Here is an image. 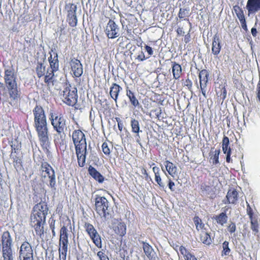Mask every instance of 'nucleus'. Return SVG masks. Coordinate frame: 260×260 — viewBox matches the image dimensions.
I'll list each match as a JSON object with an SVG mask.
<instances>
[{"mask_svg":"<svg viewBox=\"0 0 260 260\" xmlns=\"http://www.w3.org/2000/svg\"><path fill=\"white\" fill-rule=\"evenodd\" d=\"M48 208L46 203L41 202L33 208L30 216V223L34 228L36 234L40 237L44 235V224L46 222Z\"/></svg>","mask_w":260,"mask_h":260,"instance_id":"obj_1","label":"nucleus"},{"mask_svg":"<svg viewBox=\"0 0 260 260\" xmlns=\"http://www.w3.org/2000/svg\"><path fill=\"white\" fill-rule=\"evenodd\" d=\"M4 78L6 87L9 91V98L14 101L17 100L20 96V93L13 71L12 70H6Z\"/></svg>","mask_w":260,"mask_h":260,"instance_id":"obj_2","label":"nucleus"},{"mask_svg":"<svg viewBox=\"0 0 260 260\" xmlns=\"http://www.w3.org/2000/svg\"><path fill=\"white\" fill-rule=\"evenodd\" d=\"M109 202L104 197L96 195L95 198V210L97 214L105 221H107L111 217Z\"/></svg>","mask_w":260,"mask_h":260,"instance_id":"obj_3","label":"nucleus"},{"mask_svg":"<svg viewBox=\"0 0 260 260\" xmlns=\"http://www.w3.org/2000/svg\"><path fill=\"white\" fill-rule=\"evenodd\" d=\"M3 255L4 260H13L12 253V238L8 231L3 233L2 236Z\"/></svg>","mask_w":260,"mask_h":260,"instance_id":"obj_4","label":"nucleus"},{"mask_svg":"<svg viewBox=\"0 0 260 260\" xmlns=\"http://www.w3.org/2000/svg\"><path fill=\"white\" fill-rule=\"evenodd\" d=\"M49 119L54 129L61 137V134H64L66 129V120L63 116L61 114L51 113Z\"/></svg>","mask_w":260,"mask_h":260,"instance_id":"obj_5","label":"nucleus"},{"mask_svg":"<svg viewBox=\"0 0 260 260\" xmlns=\"http://www.w3.org/2000/svg\"><path fill=\"white\" fill-rule=\"evenodd\" d=\"M77 90L75 87H71V85H67L63 91V102L69 106L75 105L78 99Z\"/></svg>","mask_w":260,"mask_h":260,"instance_id":"obj_6","label":"nucleus"},{"mask_svg":"<svg viewBox=\"0 0 260 260\" xmlns=\"http://www.w3.org/2000/svg\"><path fill=\"white\" fill-rule=\"evenodd\" d=\"M43 176L48 177L49 179V186L50 187L52 190H55L56 189V183L55 179V174L54 169L48 164L46 163L42 165Z\"/></svg>","mask_w":260,"mask_h":260,"instance_id":"obj_7","label":"nucleus"},{"mask_svg":"<svg viewBox=\"0 0 260 260\" xmlns=\"http://www.w3.org/2000/svg\"><path fill=\"white\" fill-rule=\"evenodd\" d=\"M39 139L44 148H47L50 144L48 130L47 124L35 126Z\"/></svg>","mask_w":260,"mask_h":260,"instance_id":"obj_8","label":"nucleus"},{"mask_svg":"<svg viewBox=\"0 0 260 260\" xmlns=\"http://www.w3.org/2000/svg\"><path fill=\"white\" fill-rule=\"evenodd\" d=\"M32 112L34 115L35 126L47 124L46 117L42 107L36 106Z\"/></svg>","mask_w":260,"mask_h":260,"instance_id":"obj_9","label":"nucleus"},{"mask_svg":"<svg viewBox=\"0 0 260 260\" xmlns=\"http://www.w3.org/2000/svg\"><path fill=\"white\" fill-rule=\"evenodd\" d=\"M19 254L20 260H34L32 249L28 242H25L22 244Z\"/></svg>","mask_w":260,"mask_h":260,"instance_id":"obj_10","label":"nucleus"},{"mask_svg":"<svg viewBox=\"0 0 260 260\" xmlns=\"http://www.w3.org/2000/svg\"><path fill=\"white\" fill-rule=\"evenodd\" d=\"M105 32L109 39H114L119 36L120 28L113 20L110 19L106 26Z\"/></svg>","mask_w":260,"mask_h":260,"instance_id":"obj_11","label":"nucleus"},{"mask_svg":"<svg viewBox=\"0 0 260 260\" xmlns=\"http://www.w3.org/2000/svg\"><path fill=\"white\" fill-rule=\"evenodd\" d=\"M70 63L74 76L76 77H80L83 74V67L80 60L73 58L71 59Z\"/></svg>","mask_w":260,"mask_h":260,"instance_id":"obj_12","label":"nucleus"},{"mask_svg":"<svg viewBox=\"0 0 260 260\" xmlns=\"http://www.w3.org/2000/svg\"><path fill=\"white\" fill-rule=\"evenodd\" d=\"M12 153L11 154V158L13 160V165L17 171L22 170V160L19 157L16 155V148L14 145H11ZM18 149H17V150Z\"/></svg>","mask_w":260,"mask_h":260,"instance_id":"obj_13","label":"nucleus"},{"mask_svg":"<svg viewBox=\"0 0 260 260\" xmlns=\"http://www.w3.org/2000/svg\"><path fill=\"white\" fill-rule=\"evenodd\" d=\"M246 9L248 15L256 13L260 10V0H248Z\"/></svg>","mask_w":260,"mask_h":260,"instance_id":"obj_14","label":"nucleus"},{"mask_svg":"<svg viewBox=\"0 0 260 260\" xmlns=\"http://www.w3.org/2000/svg\"><path fill=\"white\" fill-rule=\"evenodd\" d=\"M72 138L74 144L81 143L82 141L83 143L86 142L85 135L79 129L73 132Z\"/></svg>","mask_w":260,"mask_h":260,"instance_id":"obj_15","label":"nucleus"},{"mask_svg":"<svg viewBox=\"0 0 260 260\" xmlns=\"http://www.w3.org/2000/svg\"><path fill=\"white\" fill-rule=\"evenodd\" d=\"M68 229L65 226H63L60 231V246H68Z\"/></svg>","mask_w":260,"mask_h":260,"instance_id":"obj_16","label":"nucleus"},{"mask_svg":"<svg viewBox=\"0 0 260 260\" xmlns=\"http://www.w3.org/2000/svg\"><path fill=\"white\" fill-rule=\"evenodd\" d=\"M88 173L96 181L99 183H103L104 180V176L99 172L94 167L90 166L88 169Z\"/></svg>","mask_w":260,"mask_h":260,"instance_id":"obj_17","label":"nucleus"},{"mask_svg":"<svg viewBox=\"0 0 260 260\" xmlns=\"http://www.w3.org/2000/svg\"><path fill=\"white\" fill-rule=\"evenodd\" d=\"M221 50L219 38L215 35L214 36L212 45V52L214 55H217L219 54Z\"/></svg>","mask_w":260,"mask_h":260,"instance_id":"obj_18","label":"nucleus"},{"mask_svg":"<svg viewBox=\"0 0 260 260\" xmlns=\"http://www.w3.org/2000/svg\"><path fill=\"white\" fill-rule=\"evenodd\" d=\"M201 189L204 194L213 198L215 196V193L213 191V187L212 186L203 184L201 186Z\"/></svg>","mask_w":260,"mask_h":260,"instance_id":"obj_19","label":"nucleus"},{"mask_svg":"<svg viewBox=\"0 0 260 260\" xmlns=\"http://www.w3.org/2000/svg\"><path fill=\"white\" fill-rule=\"evenodd\" d=\"M121 89L122 88L116 83H113L112 86L110 88V96L115 101L116 103H117L119 92Z\"/></svg>","mask_w":260,"mask_h":260,"instance_id":"obj_20","label":"nucleus"},{"mask_svg":"<svg viewBox=\"0 0 260 260\" xmlns=\"http://www.w3.org/2000/svg\"><path fill=\"white\" fill-rule=\"evenodd\" d=\"M238 192L236 190H229L226 194V202L225 204H235L238 198Z\"/></svg>","mask_w":260,"mask_h":260,"instance_id":"obj_21","label":"nucleus"},{"mask_svg":"<svg viewBox=\"0 0 260 260\" xmlns=\"http://www.w3.org/2000/svg\"><path fill=\"white\" fill-rule=\"evenodd\" d=\"M209 74L206 70H202L199 74V79L200 86H203V85H205V87H207V83L208 81V77Z\"/></svg>","mask_w":260,"mask_h":260,"instance_id":"obj_22","label":"nucleus"},{"mask_svg":"<svg viewBox=\"0 0 260 260\" xmlns=\"http://www.w3.org/2000/svg\"><path fill=\"white\" fill-rule=\"evenodd\" d=\"M172 68L174 78L178 79L182 74V68L181 66L176 62H172Z\"/></svg>","mask_w":260,"mask_h":260,"instance_id":"obj_23","label":"nucleus"},{"mask_svg":"<svg viewBox=\"0 0 260 260\" xmlns=\"http://www.w3.org/2000/svg\"><path fill=\"white\" fill-rule=\"evenodd\" d=\"M213 218L216 220L218 224L221 225L222 226L225 223H226L228 219V217L225 213L222 212L219 215L214 216Z\"/></svg>","mask_w":260,"mask_h":260,"instance_id":"obj_24","label":"nucleus"},{"mask_svg":"<svg viewBox=\"0 0 260 260\" xmlns=\"http://www.w3.org/2000/svg\"><path fill=\"white\" fill-rule=\"evenodd\" d=\"M77 6L74 4L69 3L66 5V9L67 11V17L76 15Z\"/></svg>","mask_w":260,"mask_h":260,"instance_id":"obj_25","label":"nucleus"},{"mask_svg":"<svg viewBox=\"0 0 260 260\" xmlns=\"http://www.w3.org/2000/svg\"><path fill=\"white\" fill-rule=\"evenodd\" d=\"M74 145L75 146L76 154L77 155L83 153H87L86 142L83 143L82 142L81 143H78Z\"/></svg>","mask_w":260,"mask_h":260,"instance_id":"obj_26","label":"nucleus"},{"mask_svg":"<svg viewBox=\"0 0 260 260\" xmlns=\"http://www.w3.org/2000/svg\"><path fill=\"white\" fill-rule=\"evenodd\" d=\"M164 164L166 167V170L168 171L169 174L173 176L177 172V167L172 162L168 160H166Z\"/></svg>","mask_w":260,"mask_h":260,"instance_id":"obj_27","label":"nucleus"},{"mask_svg":"<svg viewBox=\"0 0 260 260\" xmlns=\"http://www.w3.org/2000/svg\"><path fill=\"white\" fill-rule=\"evenodd\" d=\"M152 170L155 174V181L157 183V184L160 187L164 188L165 187V184L161 181V179L160 178V175L159 173L160 170L159 168L154 167L152 168Z\"/></svg>","mask_w":260,"mask_h":260,"instance_id":"obj_28","label":"nucleus"},{"mask_svg":"<svg viewBox=\"0 0 260 260\" xmlns=\"http://www.w3.org/2000/svg\"><path fill=\"white\" fill-rule=\"evenodd\" d=\"M131 125L132 129V132L136 133L137 134V137L139 138L140 136L139 135V133L140 131L139 121L135 119L132 118L131 121Z\"/></svg>","mask_w":260,"mask_h":260,"instance_id":"obj_29","label":"nucleus"},{"mask_svg":"<svg viewBox=\"0 0 260 260\" xmlns=\"http://www.w3.org/2000/svg\"><path fill=\"white\" fill-rule=\"evenodd\" d=\"M116 233L120 236H123L126 234V225L123 222L119 223L115 230Z\"/></svg>","mask_w":260,"mask_h":260,"instance_id":"obj_30","label":"nucleus"},{"mask_svg":"<svg viewBox=\"0 0 260 260\" xmlns=\"http://www.w3.org/2000/svg\"><path fill=\"white\" fill-rule=\"evenodd\" d=\"M200 240L207 245L211 243L212 240L210 236L206 232H202L200 235Z\"/></svg>","mask_w":260,"mask_h":260,"instance_id":"obj_31","label":"nucleus"},{"mask_svg":"<svg viewBox=\"0 0 260 260\" xmlns=\"http://www.w3.org/2000/svg\"><path fill=\"white\" fill-rule=\"evenodd\" d=\"M143 248L147 256L149 258H152L151 254L153 252L152 247L148 243L143 242Z\"/></svg>","mask_w":260,"mask_h":260,"instance_id":"obj_32","label":"nucleus"},{"mask_svg":"<svg viewBox=\"0 0 260 260\" xmlns=\"http://www.w3.org/2000/svg\"><path fill=\"white\" fill-rule=\"evenodd\" d=\"M38 76L40 78L45 75V67L42 63H39L36 68Z\"/></svg>","mask_w":260,"mask_h":260,"instance_id":"obj_33","label":"nucleus"},{"mask_svg":"<svg viewBox=\"0 0 260 260\" xmlns=\"http://www.w3.org/2000/svg\"><path fill=\"white\" fill-rule=\"evenodd\" d=\"M229 139L228 137L224 136L222 140V150L224 153H228L229 150H231L229 147Z\"/></svg>","mask_w":260,"mask_h":260,"instance_id":"obj_34","label":"nucleus"},{"mask_svg":"<svg viewBox=\"0 0 260 260\" xmlns=\"http://www.w3.org/2000/svg\"><path fill=\"white\" fill-rule=\"evenodd\" d=\"M86 154L87 153H83L77 155L78 164L79 167H83L85 166Z\"/></svg>","mask_w":260,"mask_h":260,"instance_id":"obj_35","label":"nucleus"},{"mask_svg":"<svg viewBox=\"0 0 260 260\" xmlns=\"http://www.w3.org/2000/svg\"><path fill=\"white\" fill-rule=\"evenodd\" d=\"M0 95H3L4 98L7 100L9 96V91L6 86L2 82H0Z\"/></svg>","mask_w":260,"mask_h":260,"instance_id":"obj_36","label":"nucleus"},{"mask_svg":"<svg viewBox=\"0 0 260 260\" xmlns=\"http://www.w3.org/2000/svg\"><path fill=\"white\" fill-rule=\"evenodd\" d=\"M189 12V9L188 7L186 8H181L180 9L178 17L180 18H184L188 16Z\"/></svg>","mask_w":260,"mask_h":260,"instance_id":"obj_37","label":"nucleus"},{"mask_svg":"<svg viewBox=\"0 0 260 260\" xmlns=\"http://www.w3.org/2000/svg\"><path fill=\"white\" fill-rule=\"evenodd\" d=\"M251 220V228L252 230L253 231L255 232V233H258V223L257 221V219L255 217H253L251 218H250Z\"/></svg>","mask_w":260,"mask_h":260,"instance_id":"obj_38","label":"nucleus"},{"mask_svg":"<svg viewBox=\"0 0 260 260\" xmlns=\"http://www.w3.org/2000/svg\"><path fill=\"white\" fill-rule=\"evenodd\" d=\"M68 246H60L59 249L60 260H66Z\"/></svg>","mask_w":260,"mask_h":260,"instance_id":"obj_39","label":"nucleus"},{"mask_svg":"<svg viewBox=\"0 0 260 260\" xmlns=\"http://www.w3.org/2000/svg\"><path fill=\"white\" fill-rule=\"evenodd\" d=\"M229 243L228 241H225L222 243V256L224 255H228L231 251V249L229 247Z\"/></svg>","mask_w":260,"mask_h":260,"instance_id":"obj_40","label":"nucleus"},{"mask_svg":"<svg viewBox=\"0 0 260 260\" xmlns=\"http://www.w3.org/2000/svg\"><path fill=\"white\" fill-rule=\"evenodd\" d=\"M55 71H53L52 69H48L46 72L45 77V82L46 83H49L51 81L54 74V72Z\"/></svg>","mask_w":260,"mask_h":260,"instance_id":"obj_41","label":"nucleus"},{"mask_svg":"<svg viewBox=\"0 0 260 260\" xmlns=\"http://www.w3.org/2000/svg\"><path fill=\"white\" fill-rule=\"evenodd\" d=\"M67 21L69 23V24L71 27H75L77 25V16L74 15V16H72V17H67Z\"/></svg>","mask_w":260,"mask_h":260,"instance_id":"obj_42","label":"nucleus"},{"mask_svg":"<svg viewBox=\"0 0 260 260\" xmlns=\"http://www.w3.org/2000/svg\"><path fill=\"white\" fill-rule=\"evenodd\" d=\"M238 19H239V21H240V23L241 24V26L243 28L244 30L245 31H247V27L246 23V20L245 18L244 15H239L238 17Z\"/></svg>","mask_w":260,"mask_h":260,"instance_id":"obj_43","label":"nucleus"},{"mask_svg":"<svg viewBox=\"0 0 260 260\" xmlns=\"http://www.w3.org/2000/svg\"><path fill=\"white\" fill-rule=\"evenodd\" d=\"M93 241V242L94 243V244L98 247H102V242H101V236L98 234L95 237H93L92 239H91Z\"/></svg>","mask_w":260,"mask_h":260,"instance_id":"obj_44","label":"nucleus"},{"mask_svg":"<svg viewBox=\"0 0 260 260\" xmlns=\"http://www.w3.org/2000/svg\"><path fill=\"white\" fill-rule=\"evenodd\" d=\"M194 222L198 230H199V229H202L204 225V224L202 223L201 219H200L198 217H194Z\"/></svg>","mask_w":260,"mask_h":260,"instance_id":"obj_45","label":"nucleus"},{"mask_svg":"<svg viewBox=\"0 0 260 260\" xmlns=\"http://www.w3.org/2000/svg\"><path fill=\"white\" fill-rule=\"evenodd\" d=\"M50 56L49 57V59H50L51 61H54L57 62H58V55L56 52L53 51L52 49H51V52H50Z\"/></svg>","mask_w":260,"mask_h":260,"instance_id":"obj_46","label":"nucleus"},{"mask_svg":"<svg viewBox=\"0 0 260 260\" xmlns=\"http://www.w3.org/2000/svg\"><path fill=\"white\" fill-rule=\"evenodd\" d=\"M49 63L50 66V69L53 70V71H56L58 69L59 63L58 62H55L54 61H51L50 59H49Z\"/></svg>","mask_w":260,"mask_h":260,"instance_id":"obj_47","label":"nucleus"},{"mask_svg":"<svg viewBox=\"0 0 260 260\" xmlns=\"http://www.w3.org/2000/svg\"><path fill=\"white\" fill-rule=\"evenodd\" d=\"M85 226L86 228V231L88 235H91V233L94 232L96 230L94 226L90 223H86L85 224Z\"/></svg>","mask_w":260,"mask_h":260,"instance_id":"obj_48","label":"nucleus"},{"mask_svg":"<svg viewBox=\"0 0 260 260\" xmlns=\"http://www.w3.org/2000/svg\"><path fill=\"white\" fill-rule=\"evenodd\" d=\"M214 156L211 159L213 160V164H217L219 163L218 159H219V155L220 153V150H215Z\"/></svg>","mask_w":260,"mask_h":260,"instance_id":"obj_49","label":"nucleus"},{"mask_svg":"<svg viewBox=\"0 0 260 260\" xmlns=\"http://www.w3.org/2000/svg\"><path fill=\"white\" fill-rule=\"evenodd\" d=\"M102 147L103 151L104 153V154L106 155H109L110 153V150L108 146L107 143L106 142L103 143Z\"/></svg>","mask_w":260,"mask_h":260,"instance_id":"obj_50","label":"nucleus"},{"mask_svg":"<svg viewBox=\"0 0 260 260\" xmlns=\"http://www.w3.org/2000/svg\"><path fill=\"white\" fill-rule=\"evenodd\" d=\"M129 99L131 102V104L135 107H136L139 105V102L135 95L131 96V97L130 98H129Z\"/></svg>","mask_w":260,"mask_h":260,"instance_id":"obj_51","label":"nucleus"},{"mask_svg":"<svg viewBox=\"0 0 260 260\" xmlns=\"http://www.w3.org/2000/svg\"><path fill=\"white\" fill-rule=\"evenodd\" d=\"M179 251H180V253L184 256V258H186L187 256H188V254L190 253L183 246H181L179 247Z\"/></svg>","mask_w":260,"mask_h":260,"instance_id":"obj_52","label":"nucleus"},{"mask_svg":"<svg viewBox=\"0 0 260 260\" xmlns=\"http://www.w3.org/2000/svg\"><path fill=\"white\" fill-rule=\"evenodd\" d=\"M236 230V226L235 223L234 222H231L228 227V230L231 234L234 233Z\"/></svg>","mask_w":260,"mask_h":260,"instance_id":"obj_53","label":"nucleus"},{"mask_svg":"<svg viewBox=\"0 0 260 260\" xmlns=\"http://www.w3.org/2000/svg\"><path fill=\"white\" fill-rule=\"evenodd\" d=\"M234 11H235L237 17H238V15L240 14V15L244 14L243 11H242V10L238 6H234Z\"/></svg>","mask_w":260,"mask_h":260,"instance_id":"obj_54","label":"nucleus"},{"mask_svg":"<svg viewBox=\"0 0 260 260\" xmlns=\"http://www.w3.org/2000/svg\"><path fill=\"white\" fill-rule=\"evenodd\" d=\"M97 255L100 260H109L107 256H106L102 251H99L97 253Z\"/></svg>","mask_w":260,"mask_h":260,"instance_id":"obj_55","label":"nucleus"},{"mask_svg":"<svg viewBox=\"0 0 260 260\" xmlns=\"http://www.w3.org/2000/svg\"><path fill=\"white\" fill-rule=\"evenodd\" d=\"M145 50L147 52V53L149 56L153 55V51L152 48L151 47L145 45Z\"/></svg>","mask_w":260,"mask_h":260,"instance_id":"obj_56","label":"nucleus"},{"mask_svg":"<svg viewBox=\"0 0 260 260\" xmlns=\"http://www.w3.org/2000/svg\"><path fill=\"white\" fill-rule=\"evenodd\" d=\"M246 210H247V214L249 216V218L253 217V216L252 209L251 208V207L250 206V205H249V204H248V205H247V207Z\"/></svg>","mask_w":260,"mask_h":260,"instance_id":"obj_57","label":"nucleus"},{"mask_svg":"<svg viewBox=\"0 0 260 260\" xmlns=\"http://www.w3.org/2000/svg\"><path fill=\"white\" fill-rule=\"evenodd\" d=\"M148 58H149V57H145L144 53L143 52H142L141 54L139 55L138 56V58L139 59H140V60H141V61H143L144 60H146Z\"/></svg>","mask_w":260,"mask_h":260,"instance_id":"obj_58","label":"nucleus"},{"mask_svg":"<svg viewBox=\"0 0 260 260\" xmlns=\"http://www.w3.org/2000/svg\"><path fill=\"white\" fill-rule=\"evenodd\" d=\"M116 120L118 122V127L120 131H122L123 128V124L120 120L119 118H116Z\"/></svg>","mask_w":260,"mask_h":260,"instance_id":"obj_59","label":"nucleus"},{"mask_svg":"<svg viewBox=\"0 0 260 260\" xmlns=\"http://www.w3.org/2000/svg\"><path fill=\"white\" fill-rule=\"evenodd\" d=\"M177 33L180 36H183L185 34V32L183 30V28L182 27H178L177 29Z\"/></svg>","mask_w":260,"mask_h":260,"instance_id":"obj_60","label":"nucleus"},{"mask_svg":"<svg viewBox=\"0 0 260 260\" xmlns=\"http://www.w3.org/2000/svg\"><path fill=\"white\" fill-rule=\"evenodd\" d=\"M185 85L187 86L188 88H191L192 87V82L190 80L187 79L185 82Z\"/></svg>","mask_w":260,"mask_h":260,"instance_id":"obj_61","label":"nucleus"},{"mask_svg":"<svg viewBox=\"0 0 260 260\" xmlns=\"http://www.w3.org/2000/svg\"><path fill=\"white\" fill-rule=\"evenodd\" d=\"M174 185H175L173 181H172L171 180H170L169 182L168 186H169V188L171 189V190L174 191V190H175V189L174 188Z\"/></svg>","mask_w":260,"mask_h":260,"instance_id":"obj_62","label":"nucleus"},{"mask_svg":"<svg viewBox=\"0 0 260 260\" xmlns=\"http://www.w3.org/2000/svg\"><path fill=\"white\" fill-rule=\"evenodd\" d=\"M186 260H197V259L195 257V256L192 255L191 253L188 254V256L186 258H185Z\"/></svg>","mask_w":260,"mask_h":260,"instance_id":"obj_63","label":"nucleus"},{"mask_svg":"<svg viewBox=\"0 0 260 260\" xmlns=\"http://www.w3.org/2000/svg\"><path fill=\"white\" fill-rule=\"evenodd\" d=\"M257 98L260 101V80L259 81L257 84Z\"/></svg>","mask_w":260,"mask_h":260,"instance_id":"obj_64","label":"nucleus"}]
</instances>
